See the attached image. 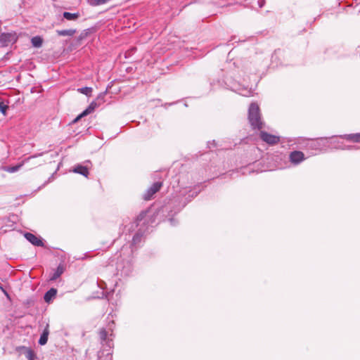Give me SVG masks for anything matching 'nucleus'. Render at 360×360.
<instances>
[{
	"instance_id": "6e6552de",
	"label": "nucleus",
	"mask_w": 360,
	"mask_h": 360,
	"mask_svg": "<svg viewBox=\"0 0 360 360\" xmlns=\"http://www.w3.org/2000/svg\"><path fill=\"white\" fill-rule=\"evenodd\" d=\"M289 159L291 163L295 165H299L303 160H304V154L299 150H295L290 153Z\"/></svg>"
},
{
	"instance_id": "4468645a",
	"label": "nucleus",
	"mask_w": 360,
	"mask_h": 360,
	"mask_svg": "<svg viewBox=\"0 0 360 360\" xmlns=\"http://www.w3.org/2000/svg\"><path fill=\"white\" fill-rule=\"evenodd\" d=\"M57 294V290L55 288H51L49 290L44 296V300L46 302L49 303L53 298L56 297Z\"/></svg>"
},
{
	"instance_id": "39448f33",
	"label": "nucleus",
	"mask_w": 360,
	"mask_h": 360,
	"mask_svg": "<svg viewBox=\"0 0 360 360\" xmlns=\"http://www.w3.org/2000/svg\"><path fill=\"white\" fill-rule=\"evenodd\" d=\"M90 164H91V162L89 160L86 161L84 162V165L77 164L74 166V167L70 170V172H72L77 173V174H79L85 177H87L89 174V165H90Z\"/></svg>"
},
{
	"instance_id": "f03ea898",
	"label": "nucleus",
	"mask_w": 360,
	"mask_h": 360,
	"mask_svg": "<svg viewBox=\"0 0 360 360\" xmlns=\"http://www.w3.org/2000/svg\"><path fill=\"white\" fill-rule=\"evenodd\" d=\"M248 120L253 129H260L263 123L261 120L259 108L257 104L252 103L248 110Z\"/></svg>"
},
{
	"instance_id": "a211bd4d",
	"label": "nucleus",
	"mask_w": 360,
	"mask_h": 360,
	"mask_svg": "<svg viewBox=\"0 0 360 360\" xmlns=\"http://www.w3.org/2000/svg\"><path fill=\"white\" fill-rule=\"evenodd\" d=\"M63 16L64 18H65L68 20H76L79 17V13H69V12H64L63 13Z\"/></svg>"
},
{
	"instance_id": "1a4fd4ad",
	"label": "nucleus",
	"mask_w": 360,
	"mask_h": 360,
	"mask_svg": "<svg viewBox=\"0 0 360 360\" xmlns=\"http://www.w3.org/2000/svg\"><path fill=\"white\" fill-rule=\"evenodd\" d=\"M162 186V183L160 181L155 182L145 193L143 198L146 200H149L156 193Z\"/></svg>"
},
{
	"instance_id": "a878e982",
	"label": "nucleus",
	"mask_w": 360,
	"mask_h": 360,
	"mask_svg": "<svg viewBox=\"0 0 360 360\" xmlns=\"http://www.w3.org/2000/svg\"><path fill=\"white\" fill-rule=\"evenodd\" d=\"M100 105V103H97L96 101H93L90 103V105L88 106V108H86L87 109V111L89 112V114H91V112H93L94 111V110Z\"/></svg>"
},
{
	"instance_id": "412c9836",
	"label": "nucleus",
	"mask_w": 360,
	"mask_h": 360,
	"mask_svg": "<svg viewBox=\"0 0 360 360\" xmlns=\"http://www.w3.org/2000/svg\"><path fill=\"white\" fill-rule=\"evenodd\" d=\"M109 0H89L90 5L93 6H97L108 3Z\"/></svg>"
},
{
	"instance_id": "aec40b11",
	"label": "nucleus",
	"mask_w": 360,
	"mask_h": 360,
	"mask_svg": "<svg viewBox=\"0 0 360 360\" xmlns=\"http://www.w3.org/2000/svg\"><path fill=\"white\" fill-rule=\"evenodd\" d=\"M344 146L345 144L340 143V141H329V147H331L333 148L345 150V148Z\"/></svg>"
},
{
	"instance_id": "2f4dec72",
	"label": "nucleus",
	"mask_w": 360,
	"mask_h": 360,
	"mask_svg": "<svg viewBox=\"0 0 360 360\" xmlns=\"http://www.w3.org/2000/svg\"><path fill=\"white\" fill-rule=\"evenodd\" d=\"M240 94L244 96H250V91L247 90H243V91L239 92Z\"/></svg>"
},
{
	"instance_id": "4be33fe9",
	"label": "nucleus",
	"mask_w": 360,
	"mask_h": 360,
	"mask_svg": "<svg viewBox=\"0 0 360 360\" xmlns=\"http://www.w3.org/2000/svg\"><path fill=\"white\" fill-rule=\"evenodd\" d=\"M147 212H142L139 214V215L136 217L135 223L136 224V226H139L142 221L144 220L145 217L146 216Z\"/></svg>"
},
{
	"instance_id": "9d476101",
	"label": "nucleus",
	"mask_w": 360,
	"mask_h": 360,
	"mask_svg": "<svg viewBox=\"0 0 360 360\" xmlns=\"http://www.w3.org/2000/svg\"><path fill=\"white\" fill-rule=\"evenodd\" d=\"M25 238L33 245L37 247H44V243L41 237H37L32 233H25Z\"/></svg>"
},
{
	"instance_id": "c9c22d12",
	"label": "nucleus",
	"mask_w": 360,
	"mask_h": 360,
	"mask_svg": "<svg viewBox=\"0 0 360 360\" xmlns=\"http://www.w3.org/2000/svg\"><path fill=\"white\" fill-rule=\"evenodd\" d=\"M169 223H170V224L172 226H174L175 225V219H174L171 218V219H169Z\"/></svg>"
},
{
	"instance_id": "f3484780",
	"label": "nucleus",
	"mask_w": 360,
	"mask_h": 360,
	"mask_svg": "<svg viewBox=\"0 0 360 360\" xmlns=\"http://www.w3.org/2000/svg\"><path fill=\"white\" fill-rule=\"evenodd\" d=\"M31 43H32V45L35 47V48H39L42 46V44H43V39L41 37L39 36H35V37H33L32 39H31Z\"/></svg>"
},
{
	"instance_id": "9b49d317",
	"label": "nucleus",
	"mask_w": 360,
	"mask_h": 360,
	"mask_svg": "<svg viewBox=\"0 0 360 360\" xmlns=\"http://www.w3.org/2000/svg\"><path fill=\"white\" fill-rule=\"evenodd\" d=\"M42 153L34 155L33 156L28 157L27 158H25L22 162L19 163L17 165L15 166H8L4 168V170L6 172H8L9 173H14L18 172L22 166L23 165L27 162L30 159L37 158L38 156L41 155Z\"/></svg>"
},
{
	"instance_id": "423d86ee",
	"label": "nucleus",
	"mask_w": 360,
	"mask_h": 360,
	"mask_svg": "<svg viewBox=\"0 0 360 360\" xmlns=\"http://www.w3.org/2000/svg\"><path fill=\"white\" fill-rule=\"evenodd\" d=\"M16 39L17 37L14 33H2L0 35V43L3 46H7L15 43Z\"/></svg>"
},
{
	"instance_id": "7c9ffc66",
	"label": "nucleus",
	"mask_w": 360,
	"mask_h": 360,
	"mask_svg": "<svg viewBox=\"0 0 360 360\" xmlns=\"http://www.w3.org/2000/svg\"><path fill=\"white\" fill-rule=\"evenodd\" d=\"M105 92H103V93H101L96 98V101H103L104 100V98H105Z\"/></svg>"
},
{
	"instance_id": "c85d7f7f",
	"label": "nucleus",
	"mask_w": 360,
	"mask_h": 360,
	"mask_svg": "<svg viewBox=\"0 0 360 360\" xmlns=\"http://www.w3.org/2000/svg\"><path fill=\"white\" fill-rule=\"evenodd\" d=\"M8 105L4 103V101H0V112L3 115H6V110L8 109Z\"/></svg>"
},
{
	"instance_id": "7ed1b4c3",
	"label": "nucleus",
	"mask_w": 360,
	"mask_h": 360,
	"mask_svg": "<svg viewBox=\"0 0 360 360\" xmlns=\"http://www.w3.org/2000/svg\"><path fill=\"white\" fill-rule=\"evenodd\" d=\"M114 321L109 323L107 328H101L99 331L101 344L104 347L110 349L113 347L112 335Z\"/></svg>"
},
{
	"instance_id": "473e14b6",
	"label": "nucleus",
	"mask_w": 360,
	"mask_h": 360,
	"mask_svg": "<svg viewBox=\"0 0 360 360\" xmlns=\"http://www.w3.org/2000/svg\"><path fill=\"white\" fill-rule=\"evenodd\" d=\"M0 290L4 292V294L7 297H9V295L8 292L4 288L3 285L0 283Z\"/></svg>"
},
{
	"instance_id": "e433bc0d",
	"label": "nucleus",
	"mask_w": 360,
	"mask_h": 360,
	"mask_svg": "<svg viewBox=\"0 0 360 360\" xmlns=\"http://www.w3.org/2000/svg\"><path fill=\"white\" fill-rule=\"evenodd\" d=\"M263 2H264V0H262V1H259V6H260V7H262V5H263Z\"/></svg>"
},
{
	"instance_id": "393cba45",
	"label": "nucleus",
	"mask_w": 360,
	"mask_h": 360,
	"mask_svg": "<svg viewBox=\"0 0 360 360\" xmlns=\"http://www.w3.org/2000/svg\"><path fill=\"white\" fill-rule=\"evenodd\" d=\"M100 105V103H97L96 101H93L90 103V105L88 106V108H86L87 109V111L89 112V114H91V112H93L94 111V110Z\"/></svg>"
},
{
	"instance_id": "cd10ccee",
	"label": "nucleus",
	"mask_w": 360,
	"mask_h": 360,
	"mask_svg": "<svg viewBox=\"0 0 360 360\" xmlns=\"http://www.w3.org/2000/svg\"><path fill=\"white\" fill-rule=\"evenodd\" d=\"M25 356L28 360H34L35 359V354L34 352L30 349H27L26 350Z\"/></svg>"
},
{
	"instance_id": "0eeeda50",
	"label": "nucleus",
	"mask_w": 360,
	"mask_h": 360,
	"mask_svg": "<svg viewBox=\"0 0 360 360\" xmlns=\"http://www.w3.org/2000/svg\"><path fill=\"white\" fill-rule=\"evenodd\" d=\"M261 139L269 145H274L279 142V136L270 134L266 131H261L259 135Z\"/></svg>"
},
{
	"instance_id": "dca6fc26",
	"label": "nucleus",
	"mask_w": 360,
	"mask_h": 360,
	"mask_svg": "<svg viewBox=\"0 0 360 360\" xmlns=\"http://www.w3.org/2000/svg\"><path fill=\"white\" fill-rule=\"evenodd\" d=\"M58 35L59 36H69L72 37L76 33V30L75 29H68V30H56Z\"/></svg>"
},
{
	"instance_id": "5701e85b",
	"label": "nucleus",
	"mask_w": 360,
	"mask_h": 360,
	"mask_svg": "<svg viewBox=\"0 0 360 360\" xmlns=\"http://www.w3.org/2000/svg\"><path fill=\"white\" fill-rule=\"evenodd\" d=\"M100 105V103H97L96 101H93L90 103V105L88 106V108H86L87 109V111L89 112V114H91V112H93L94 111V110Z\"/></svg>"
},
{
	"instance_id": "b1692460",
	"label": "nucleus",
	"mask_w": 360,
	"mask_h": 360,
	"mask_svg": "<svg viewBox=\"0 0 360 360\" xmlns=\"http://www.w3.org/2000/svg\"><path fill=\"white\" fill-rule=\"evenodd\" d=\"M100 105V103H97L96 101H93L90 103V105L88 106V108H86L87 109V111L89 112V114H91V112H93L94 111V110Z\"/></svg>"
},
{
	"instance_id": "bb28decb",
	"label": "nucleus",
	"mask_w": 360,
	"mask_h": 360,
	"mask_svg": "<svg viewBox=\"0 0 360 360\" xmlns=\"http://www.w3.org/2000/svg\"><path fill=\"white\" fill-rule=\"evenodd\" d=\"M78 91L80 93H82L83 94H85L86 96H91V91H92V88L85 86V87H82V88L79 89Z\"/></svg>"
},
{
	"instance_id": "2eb2a0df",
	"label": "nucleus",
	"mask_w": 360,
	"mask_h": 360,
	"mask_svg": "<svg viewBox=\"0 0 360 360\" xmlns=\"http://www.w3.org/2000/svg\"><path fill=\"white\" fill-rule=\"evenodd\" d=\"M340 137L354 143H360V133L345 134Z\"/></svg>"
},
{
	"instance_id": "c756f323",
	"label": "nucleus",
	"mask_w": 360,
	"mask_h": 360,
	"mask_svg": "<svg viewBox=\"0 0 360 360\" xmlns=\"http://www.w3.org/2000/svg\"><path fill=\"white\" fill-rule=\"evenodd\" d=\"M89 113L87 111V109H85L79 115H78L75 120H74L75 122H77L79 119L82 117L88 115Z\"/></svg>"
},
{
	"instance_id": "f704fd0d",
	"label": "nucleus",
	"mask_w": 360,
	"mask_h": 360,
	"mask_svg": "<svg viewBox=\"0 0 360 360\" xmlns=\"http://www.w3.org/2000/svg\"><path fill=\"white\" fill-rule=\"evenodd\" d=\"M344 147L345 148V150H352V149L356 148V147L354 146H346V145H345Z\"/></svg>"
},
{
	"instance_id": "72a5a7b5",
	"label": "nucleus",
	"mask_w": 360,
	"mask_h": 360,
	"mask_svg": "<svg viewBox=\"0 0 360 360\" xmlns=\"http://www.w3.org/2000/svg\"><path fill=\"white\" fill-rule=\"evenodd\" d=\"M198 195V192L196 191H190V194L188 195V197L190 198H194L195 196H197Z\"/></svg>"
},
{
	"instance_id": "f257e3e1",
	"label": "nucleus",
	"mask_w": 360,
	"mask_h": 360,
	"mask_svg": "<svg viewBox=\"0 0 360 360\" xmlns=\"http://www.w3.org/2000/svg\"><path fill=\"white\" fill-rule=\"evenodd\" d=\"M133 249L128 250L127 248L123 247L120 255V258L117 263V271L120 274L121 276H129L133 271L132 254Z\"/></svg>"
},
{
	"instance_id": "4c0bfd02",
	"label": "nucleus",
	"mask_w": 360,
	"mask_h": 360,
	"mask_svg": "<svg viewBox=\"0 0 360 360\" xmlns=\"http://www.w3.org/2000/svg\"><path fill=\"white\" fill-rule=\"evenodd\" d=\"M186 205V202H184L183 205H182V207H184Z\"/></svg>"
},
{
	"instance_id": "20e7f679",
	"label": "nucleus",
	"mask_w": 360,
	"mask_h": 360,
	"mask_svg": "<svg viewBox=\"0 0 360 360\" xmlns=\"http://www.w3.org/2000/svg\"><path fill=\"white\" fill-rule=\"evenodd\" d=\"M309 147L314 150H326L329 148V141L326 138H321L313 141Z\"/></svg>"
},
{
	"instance_id": "6ab92c4d",
	"label": "nucleus",
	"mask_w": 360,
	"mask_h": 360,
	"mask_svg": "<svg viewBox=\"0 0 360 360\" xmlns=\"http://www.w3.org/2000/svg\"><path fill=\"white\" fill-rule=\"evenodd\" d=\"M63 273V267L59 265L53 275L50 277V280L55 281L60 276V275Z\"/></svg>"
},
{
	"instance_id": "f8f14e48",
	"label": "nucleus",
	"mask_w": 360,
	"mask_h": 360,
	"mask_svg": "<svg viewBox=\"0 0 360 360\" xmlns=\"http://www.w3.org/2000/svg\"><path fill=\"white\" fill-rule=\"evenodd\" d=\"M143 238V231L140 229L137 231V232L134 234L132 238L131 246L132 248H136L139 243L142 241Z\"/></svg>"
},
{
	"instance_id": "ddd939ff",
	"label": "nucleus",
	"mask_w": 360,
	"mask_h": 360,
	"mask_svg": "<svg viewBox=\"0 0 360 360\" xmlns=\"http://www.w3.org/2000/svg\"><path fill=\"white\" fill-rule=\"evenodd\" d=\"M49 334V324L46 325L44 330H43L42 333L41 334L40 338L39 340V344L40 345H44L46 344L48 341V337Z\"/></svg>"
}]
</instances>
